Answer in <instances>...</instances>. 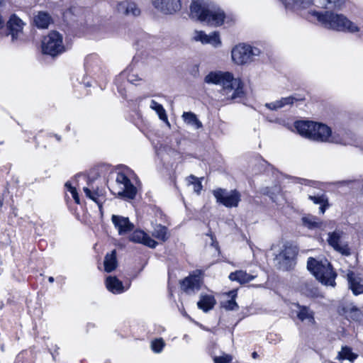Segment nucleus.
<instances>
[{"instance_id": "obj_1", "label": "nucleus", "mask_w": 363, "mask_h": 363, "mask_svg": "<svg viewBox=\"0 0 363 363\" xmlns=\"http://www.w3.org/2000/svg\"><path fill=\"white\" fill-rule=\"evenodd\" d=\"M204 82L221 85V94L227 100L237 101L245 96L241 80L234 78L230 72H211L205 77Z\"/></svg>"}, {"instance_id": "obj_2", "label": "nucleus", "mask_w": 363, "mask_h": 363, "mask_svg": "<svg viewBox=\"0 0 363 363\" xmlns=\"http://www.w3.org/2000/svg\"><path fill=\"white\" fill-rule=\"evenodd\" d=\"M190 11L193 18L213 26H221L225 17L223 11L209 0L193 1Z\"/></svg>"}, {"instance_id": "obj_3", "label": "nucleus", "mask_w": 363, "mask_h": 363, "mask_svg": "<svg viewBox=\"0 0 363 363\" xmlns=\"http://www.w3.org/2000/svg\"><path fill=\"white\" fill-rule=\"evenodd\" d=\"M295 128L301 135L310 140L342 143V139L333 134L330 128L324 124L313 121H297Z\"/></svg>"}, {"instance_id": "obj_4", "label": "nucleus", "mask_w": 363, "mask_h": 363, "mask_svg": "<svg viewBox=\"0 0 363 363\" xmlns=\"http://www.w3.org/2000/svg\"><path fill=\"white\" fill-rule=\"evenodd\" d=\"M311 13L325 28L352 33L360 30L359 28L354 23L350 21L342 14H337L331 11L323 13L315 11H311Z\"/></svg>"}, {"instance_id": "obj_5", "label": "nucleus", "mask_w": 363, "mask_h": 363, "mask_svg": "<svg viewBox=\"0 0 363 363\" xmlns=\"http://www.w3.org/2000/svg\"><path fill=\"white\" fill-rule=\"evenodd\" d=\"M307 268L322 284L332 286L335 285L336 273L327 259L318 261L313 257H309L307 262Z\"/></svg>"}, {"instance_id": "obj_6", "label": "nucleus", "mask_w": 363, "mask_h": 363, "mask_svg": "<svg viewBox=\"0 0 363 363\" xmlns=\"http://www.w3.org/2000/svg\"><path fill=\"white\" fill-rule=\"evenodd\" d=\"M114 195L121 198L133 199L137 194L136 188L131 183L129 178L122 172L117 174L116 184L111 189Z\"/></svg>"}, {"instance_id": "obj_7", "label": "nucleus", "mask_w": 363, "mask_h": 363, "mask_svg": "<svg viewBox=\"0 0 363 363\" xmlns=\"http://www.w3.org/2000/svg\"><path fill=\"white\" fill-rule=\"evenodd\" d=\"M43 54L55 57L65 51L62 36L57 31H51L44 37L42 41Z\"/></svg>"}, {"instance_id": "obj_8", "label": "nucleus", "mask_w": 363, "mask_h": 363, "mask_svg": "<svg viewBox=\"0 0 363 363\" xmlns=\"http://www.w3.org/2000/svg\"><path fill=\"white\" fill-rule=\"evenodd\" d=\"M259 54V48L246 44L236 45L231 52L232 59L238 65L248 63Z\"/></svg>"}, {"instance_id": "obj_9", "label": "nucleus", "mask_w": 363, "mask_h": 363, "mask_svg": "<svg viewBox=\"0 0 363 363\" xmlns=\"http://www.w3.org/2000/svg\"><path fill=\"white\" fill-rule=\"evenodd\" d=\"M216 201L227 208L238 207L241 201V194L236 189L227 191L225 189H217L213 192Z\"/></svg>"}, {"instance_id": "obj_10", "label": "nucleus", "mask_w": 363, "mask_h": 363, "mask_svg": "<svg viewBox=\"0 0 363 363\" xmlns=\"http://www.w3.org/2000/svg\"><path fill=\"white\" fill-rule=\"evenodd\" d=\"M201 271H196L190 274L181 282V289L187 294H195L199 291L203 283Z\"/></svg>"}, {"instance_id": "obj_11", "label": "nucleus", "mask_w": 363, "mask_h": 363, "mask_svg": "<svg viewBox=\"0 0 363 363\" xmlns=\"http://www.w3.org/2000/svg\"><path fill=\"white\" fill-rule=\"evenodd\" d=\"M296 255L297 249L296 247L284 245V249L277 256V259L280 265L279 267L284 270H288L291 267Z\"/></svg>"}, {"instance_id": "obj_12", "label": "nucleus", "mask_w": 363, "mask_h": 363, "mask_svg": "<svg viewBox=\"0 0 363 363\" xmlns=\"http://www.w3.org/2000/svg\"><path fill=\"white\" fill-rule=\"evenodd\" d=\"M153 6L164 14H173L182 8L181 0H152Z\"/></svg>"}, {"instance_id": "obj_13", "label": "nucleus", "mask_w": 363, "mask_h": 363, "mask_svg": "<svg viewBox=\"0 0 363 363\" xmlns=\"http://www.w3.org/2000/svg\"><path fill=\"white\" fill-rule=\"evenodd\" d=\"M111 220L115 228L118 230V234L121 235L131 232L135 227L134 224L132 223L127 217L113 215Z\"/></svg>"}, {"instance_id": "obj_14", "label": "nucleus", "mask_w": 363, "mask_h": 363, "mask_svg": "<svg viewBox=\"0 0 363 363\" xmlns=\"http://www.w3.org/2000/svg\"><path fill=\"white\" fill-rule=\"evenodd\" d=\"M194 40L195 41H200L203 44H211L216 48L221 45V40L218 32H213L207 35L203 31H196Z\"/></svg>"}, {"instance_id": "obj_15", "label": "nucleus", "mask_w": 363, "mask_h": 363, "mask_svg": "<svg viewBox=\"0 0 363 363\" xmlns=\"http://www.w3.org/2000/svg\"><path fill=\"white\" fill-rule=\"evenodd\" d=\"M24 23L16 14L11 16L6 23L9 34L11 35L12 40L16 39L23 31Z\"/></svg>"}, {"instance_id": "obj_16", "label": "nucleus", "mask_w": 363, "mask_h": 363, "mask_svg": "<svg viewBox=\"0 0 363 363\" xmlns=\"http://www.w3.org/2000/svg\"><path fill=\"white\" fill-rule=\"evenodd\" d=\"M130 241L143 244L149 247L155 248L157 242L152 239L144 231L140 230H135L129 238Z\"/></svg>"}, {"instance_id": "obj_17", "label": "nucleus", "mask_w": 363, "mask_h": 363, "mask_svg": "<svg viewBox=\"0 0 363 363\" xmlns=\"http://www.w3.org/2000/svg\"><path fill=\"white\" fill-rule=\"evenodd\" d=\"M350 289L354 295L363 294V278L353 272L347 274Z\"/></svg>"}, {"instance_id": "obj_18", "label": "nucleus", "mask_w": 363, "mask_h": 363, "mask_svg": "<svg viewBox=\"0 0 363 363\" xmlns=\"http://www.w3.org/2000/svg\"><path fill=\"white\" fill-rule=\"evenodd\" d=\"M117 11L118 13L133 16H138L140 14V10L135 3L131 1H121L117 4Z\"/></svg>"}, {"instance_id": "obj_19", "label": "nucleus", "mask_w": 363, "mask_h": 363, "mask_svg": "<svg viewBox=\"0 0 363 363\" xmlns=\"http://www.w3.org/2000/svg\"><path fill=\"white\" fill-rule=\"evenodd\" d=\"M298 308L297 318L302 322H307L308 324L314 325L315 321L314 318V313L308 307L301 306L297 303Z\"/></svg>"}, {"instance_id": "obj_20", "label": "nucleus", "mask_w": 363, "mask_h": 363, "mask_svg": "<svg viewBox=\"0 0 363 363\" xmlns=\"http://www.w3.org/2000/svg\"><path fill=\"white\" fill-rule=\"evenodd\" d=\"M255 276L247 274L243 270H237L234 272H231L228 278L230 280L237 281L240 284L248 283L255 279Z\"/></svg>"}, {"instance_id": "obj_21", "label": "nucleus", "mask_w": 363, "mask_h": 363, "mask_svg": "<svg viewBox=\"0 0 363 363\" xmlns=\"http://www.w3.org/2000/svg\"><path fill=\"white\" fill-rule=\"evenodd\" d=\"M216 303V301L212 295H203L200 296V300L197 303L198 308L203 312H208L211 310Z\"/></svg>"}, {"instance_id": "obj_22", "label": "nucleus", "mask_w": 363, "mask_h": 363, "mask_svg": "<svg viewBox=\"0 0 363 363\" xmlns=\"http://www.w3.org/2000/svg\"><path fill=\"white\" fill-rule=\"evenodd\" d=\"M106 286L113 294H121L124 291L123 283L116 277H108L106 279Z\"/></svg>"}, {"instance_id": "obj_23", "label": "nucleus", "mask_w": 363, "mask_h": 363, "mask_svg": "<svg viewBox=\"0 0 363 363\" xmlns=\"http://www.w3.org/2000/svg\"><path fill=\"white\" fill-rule=\"evenodd\" d=\"M298 100V99L294 96H288L281 98L280 100L272 103L266 104L265 106L270 110H277L284 107L286 105H291L294 103V101Z\"/></svg>"}, {"instance_id": "obj_24", "label": "nucleus", "mask_w": 363, "mask_h": 363, "mask_svg": "<svg viewBox=\"0 0 363 363\" xmlns=\"http://www.w3.org/2000/svg\"><path fill=\"white\" fill-rule=\"evenodd\" d=\"M104 270L106 272H111L117 267L116 251L113 250L111 253H107L104 257Z\"/></svg>"}, {"instance_id": "obj_25", "label": "nucleus", "mask_w": 363, "mask_h": 363, "mask_svg": "<svg viewBox=\"0 0 363 363\" xmlns=\"http://www.w3.org/2000/svg\"><path fill=\"white\" fill-rule=\"evenodd\" d=\"M286 9H304L313 3V0H280Z\"/></svg>"}, {"instance_id": "obj_26", "label": "nucleus", "mask_w": 363, "mask_h": 363, "mask_svg": "<svg viewBox=\"0 0 363 363\" xmlns=\"http://www.w3.org/2000/svg\"><path fill=\"white\" fill-rule=\"evenodd\" d=\"M182 117L186 125L192 126L196 129H199L203 126L202 123L193 112H184Z\"/></svg>"}, {"instance_id": "obj_27", "label": "nucleus", "mask_w": 363, "mask_h": 363, "mask_svg": "<svg viewBox=\"0 0 363 363\" xmlns=\"http://www.w3.org/2000/svg\"><path fill=\"white\" fill-rule=\"evenodd\" d=\"M308 199L312 201L313 203L320 205L319 211L321 213H324L326 208L329 206L328 199L324 194L315 196L309 195Z\"/></svg>"}, {"instance_id": "obj_28", "label": "nucleus", "mask_w": 363, "mask_h": 363, "mask_svg": "<svg viewBox=\"0 0 363 363\" xmlns=\"http://www.w3.org/2000/svg\"><path fill=\"white\" fill-rule=\"evenodd\" d=\"M150 107L157 113L161 121L164 122L168 126H170L166 111L162 105L160 104L155 100H151Z\"/></svg>"}, {"instance_id": "obj_29", "label": "nucleus", "mask_w": 363, "mask_h": 363, "mask_svg": "<svg viewBox=\"0 0 363 363\" xmlns=\"http://www.w3.org/2000/svg\"><path fill=\"white\" fill-rule=\"evenodd\" d=\"M51 21L50 15L46 12L40 11L34 18L35 23L38 28H46Z\"/></svg>"}, {"instance_id": "obj_30", "label": "nucleus", "mask_w": 363, "mask_h": 363, "mask_svg": "<svg viewBox=\"0 0 363 363\" xmlns=\"http://www.w3.org/2000/svg\"><path fill=\"white\" fill-rule=\"evenodd\" d=\"M358 355L352 351L350 347L345 346L342 347L340 352H338L337 359L339 360L347 359L350 362H353Z\"/></svg>"}, {"instance_id": "obj_31", "label": "nucleus", "mask_w": 363, "mask_h": 363, "mask_svg": "<svg viewBox=\"0 0 363 363\" xmlns=\"http://www.w3.org/2000/svg\"><path fill=\"white\" fill-rule=\"evenodd\" d=\"M152 236L163 242L169 238L167 228L161 224L156 225L152 231Z\"/></svg>"}, {"instance_id": "obj_32", "label": "nucleus", "mask_w": 363, "mask_h": 363, "mask_svg": "<svg viewBox=\"0 0 363 363\" xmlns=\"http://www.w3.org/2000/svg\"><path fill=\"white\" fill-rule=\"evenodd\" d=\"M303 224L308 228L313 229L320 227L319 219L315 216H308L302 218Z\"/></svg>"}, {"instance_id": "obj_33", "label": "nucleus", "mask_w": 363, "mask_h": 363, "mask_svg": "<svg viewBox=\"0 0 363 363\" xmlns=\"http://www.w3.org/2000/svg\"><path fill=\"white\" fill-rule=\"evenodd\" d=\"M328 9H341L345 4V0H325Z\"/></svg>"}, {"instance_id": "obj_34", "label": "nucleus", "mask_w": 363, "mask_h": 363, "mask_svg": "<svg viewBox=\"0 0 363 363\" xmlns=\"http://www.w3.org/2000/svg\"><path fill=\"white\" fill-rule=\"evenodd\" d=\"M340 238V233L335 231L333 232L332 233H329L328 242L329 245L334 248L342 242Z\"/></svg>"}, {"instance_id": "obj_35", "label": "nucleus", "mask_w": 363, "mask_h": 363, "mask_svg": "<svg viewBox=\"0 0 363 363\" xmlns=\"http://www.w3.org/2000/svg\"><path fill=\"white\" fill-rule=\"evenodd\" d=\"M186 179L189 184L194 186V191L199 194L202 189L201 182L199 181L197 177L192 174L189 176Z\"/></svg>"}, {"instance_id": "obj_36", "label": "nucleus", "mask_w": 363, "mask_h": 363, "mask_svg": "<svg viewBox=\"0 0 363 363\" xmlns=\"http://www.w3.org/2000/svg\"><path fill=\"white\" fill-rule=\"evenodd\" d=\"M164 347V342L162 338L155 339L151 342V349L154 352L160 353Z\"/></svg>"}, {"instance_id": "obj_37", "label": "nucleus", "mask_w": 363, "mask_h": 363, "mask_svg": "<svg viewBox=\"0 0 363 363\" xmlns=\"http://www.w3.org/2000/svg\"><path fill=\"white\" fill-rule=\"evenodd\" d=\"M334 249L342 255L349 256L351 255V249L347 243L341 242Z\"/></svg>"}, {"instance_id": "obj_38", "label": "nucleus", "mask_w": 363, "mask_h": 363, "mask_svg": "<svg viewBox=\"0 0 363 363\" xmlns=\"http://www.w3.org/2000/svg\"><path fill=\"white\" fill-rule=\"evenodd\" d=\"M84 192L85 193L86 196L89 198L90 199L95 201L99 206V208H101V204L99 203L98 201V193L96 191H91V190L89 187H84L83 188Z\"/></svg>"}, {"instance_id": "obj_39", "label": "nucleus", "mask_w": 363, "mask_h": 363, "mask_svg": "<svg viewBox=\"0 0 363 363\" xmlns=\"http://www.w3.org/2000/svg\"><path fill=\"white\" fill-rule=\"evenodd\" d=\"M222 307L228 311H235L238 308V305L235 302V299H231L222 303Z\"/></svg>"}, {"instance_id": "obj_40", "label": "nucleus", "mask_w": 363, "mask_h": 363, "mask_svg": "<svg viewBox=\"0 0 363 363\" xmlns=\"http://www.w3.org/2000/svg\"><path fill=\"white\" fill-rule=\"evenodd\" d=\"M233 358L230 355L225 354L223 356L216 357L214 358L215 363H230Z\"/></svg>"}, {"instance_id": "obj_41", "label": "nucleus", "mask_w": 363, "mask_h": 363, "mask_svg": "<svg viewBox=\"0 0 363 363\" xmlns=\"http://www.w3.org/2000/svg\"><path fill=\"white\" fill-rule=\"evenodd\" d=\"M127 79L131 84H136L138 82L142 80V78L139 77L137 74L133 72L129 73L127 76Z\"/></svg>"}, {"instance_id": "obj_42", "label": "nucleus", "mask_w": 363, "mask_h": 363, "mask_svg": "<svg viewBox=\"0 0 363 363\" xmlns=\"http://www.w3.org/2000/svg\"><path fill=\"white\" fill-rule=\"evenodd\" d=\"M65 187L67 188V191L71 193L72 196L74 195V192H77V189L72 186L69 182L65 183Z\"/></svg>"}, {"instance_id": "obj_43", "label": "nucleus", "mask_w": 363, "mask_h": 363, "mask_svg": "<svg viewBox=\"0 0 363 363\" xmlns=\"http://www.w3.org/2000/svg\"><path fill=\"white\" fill-rule=\"evenodd\" d=\"M74 201L77 203H80V200H79V194L77 192H74V195L72 196Z\"/></svg>"}, {"instance_id": "obj_44", "label": "nucleus", "mask_w": 363, "mask_h": 363, "mask_svg": "<svg viewBox=\"0 0 363 363\" xmlns=\"http://www.w3.org/2000/svg\"><path fill=\"white\" fill-rule=\"evenodd\" d=\"M252 357L254 359H256L258 357V354L256 352H253L252 354Z\"/></svg>"}, {"instance_id": "obj_45", "label": "nucleus", "mask_w": 363, "mask_h": 363, "mask_svg": "<svg viewBox=\"0 0 363 363\" xmlns=\"http://www.w3.org/2000/svg\"><path fill=\"white\" fill-rule=\"evenodd\" d=\"M48 281L50 282V283H52L54 281V278L52 277H50L48 278Z\"/></svg>"}, {"instance_id": "obj_46", "label": "nucleus", "mask_w": 363, "mask_h": 363, "mask_svg": "<svg viewBox=\"0 0 363 363\" xmlns=\"http://www.w3.org/2000/svg\"><path fill=\"white\" fill-rule=\"evenodd\" d=\"M3 202H4V200L0 196V207H1L3 206Z\"/></svg>"}, {"instance_id": "obj_47", "label": "nucleus", "mask_w": 363, "mask_h": 363, "mask_svg": "<svg viewBox=\"0 0 363 363\" xmlns=\"http://www.w3.org/2000/svg\"><path fill=\"white\" fill-rule=\"evenodd\" d=\"M56 138H57V140H60V136L56 135Z\"/></svg>"}]
</instances>
